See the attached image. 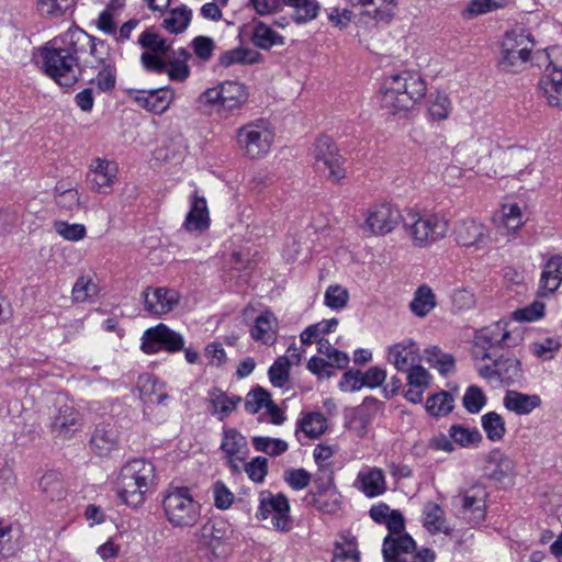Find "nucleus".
I'll list each match as a JSON object with an SVG mask.
<instances>
[{"mask_svg": "<svg viewBox=\"0 0 562 562\" xmlns=\"http://www.w3.org/2000/svg\"><path fill=\"white\" fill-rule=\"evenodd\" d=\"M89 40L79 27H70L38 48L44 72L61 87L74 86L80 75L78 46Z\"/></svg>", "mask_w": 562, "mask_h": 562, "instance_id": "nucleus-1", "label": "nucleus"}, {"mask_svg": "<svg viewBox=\"0 0 562 562\" xmlns=\"http://www.w3.org/2000/svg\"><path fill=\"white\" fill-rule=\"evenodd\" d=\"M426 92V82L418 72L403 70L385 78L381 106L393 115L405 114L425 98Z\"/></svg>", "mask_w": 562, "mask_h": 562, "instance_id": "nucleus-2", "label": "nucleus"}, {"mask_svg": "<svg viewBox=\"0 0 562 562\" xmlns=\"http://www.w3.org/2000/svg\"><path fill=\"white\" fill-rule=\"evenodd\" d=\"M249 98L248 87L236 80H225L205 89L196 99L204 112L228 119L243 109Z\"/></svg>", "mask_w": 562, "mask_h": 562, "instance_id": "nucleus-3", "label": "nucleus"}, {"mask_svg": "<svg viewBox=\"0 0 562 562\" xmlns=\"http://www.w3.org/2000/svg\"><path fill=\"white\" fill-rule=\"evenodd\" d=\"M155 477V468L144 459H133L126 462L115 481L119 497L128 506H139L145 501Z\"/></svg>", "mask_w": 562, "mask_h": 562, "instance_id": "nucleus-4", "label": "nucleus"}, {"mask_svg": "<svg viewBox=\"0 0 562 562\" xmlns=\"http://www.w3.org/2000/svg\"><path fill=\"white\" fill-rule=\"evenodd\" d=\"M403 227L413 246L427 248L443 239L449 229L445 216L408 207L403 215Z\"/></svg>", "mask_w": 562, "mask_h": 562, "instance_id": "nucleus-5", "label": "nucleus"}, {"mask_svg": "<svg viewBox=\"0 0 562 562\" xmlns=\"http://www.w3.org/2000/svg\"><path fill=\"white\" fill-rule=\"evenodd\" d=\"M162 509L167 521L173 528L194 527L201 518V504L184 486L169 487L162 498Z\"/></svg>", "mask_w": 562, "mask_h": 562, "instance_id": "nucleus-6", "label": "nucleus"}, {"mask_svg": "<svg viewBox=\"0 0 562 562\" xmlns=\"http://www.w3.org/2000/svg\"><path fill=\"white\" fill-rule=\"evenodd\" d=\"M535 40L530 31L517 27L506 32L501 45L498 68L505 72L522 71L530 60Z\"/></svg>", "mask_w": 562, "mask_h": 562, "instance_id": "nucleus-7", "label": "nucleus"}, {"mask_svg": "<svg viewBox=\"0 0 562 562\" xmlns=\"http://www.w3.org/2000/svg\"><path fill=\"white\" fill-rule=\"evenodd\" d=\"M497 153L498 149L492 140L475 138L458 145L453 157L458 164L474 170L476 175L493 178L497 175V170L492 159Z\"/></svg>", "mask_w": 562, "mask_h": 562, "instance_id": "nucleus-8", "label": "nucleus"}, {"mask_svg": "<svg viewBox=\"0 0 562 562\" xmlns=\"http://www.w3.org/2000/svg\"><path fill=\"white\" fill-rule=\"evenodd\" d=\"M232 530L227 522L222 520L206 521L194 533V540L198 551L211 561L223 560L227 558L232 548L228 543Z\"/></svg>", "mask_w": 562, "mask_h": 562, "instance_id": "nucleus-9", "label": "nucleus"}, {"mask_svg": "<svg viewBox=\"0 0 562 562\" xmlns=\"http://www.w3.org/2000/svg\"><path fill=\"white\" fill-rule=\"evenodd\" d=\"M274 134L262 120L249 122L236 131V143L241 153L250 159H260L271 149Z\"/></svg>", "mask_w": 562, "mask_h": 562, "instance_id": "nucleus-10", "label": "nucleus"}, {"mask_svg": "<svg viewBox=\"0 0 562 562\" xmlns=\"http://www.w3.org/2000/svg\"><path fill=\"white\" fill-rule=\"evenodd\" d=\"M507 327V322L499 321L476 331L473 342V357L476 363L492 359L497 347L517 344V339Z\"/></svg>", "mask_w": 562, "mask_h": 562, "instance_id": "nucleus-11", "label": "nucleus"}, {"mask_svg": "<svg viewBox=\"0 0 562 562\" xmlns=\"http://www.w3.org/2000/svg\"><path fill=\"white\" fill-rule=\"evenodd\" d=\"M258 503L257 519L269 520L272 528L280 532H288L292 529L290 503L283 494L262 491L258 496Z\"/></svg>", "mask_w": 562, "mask_h": 562, "instance_id": "nucleus-12", "label": "nucleus"}, {"mask_svg": "<svg viewBox=\"0 0 562 562\" xmlns=\"http://www.w3.org/2000/svg\"><path fill=\"white\" fill-rule=\"evenodd\" d=\"M360 228L369 236H384L398 225L402 216L400 210L391 203L371 205L363 214Z\"/></svg>", "mask_w": 562, "mask_h": 562, "instance_id": "nucleus-13", "label": "nucleus"}, {"mask_svg": "<svg viewBox=\"0 0 562 562\" xmlns=\"http://www.w3.org/2000/svg\"><path fill=\"white\" fill-rule=\"evenodd\" d=\"M183 348L184 337L164 323L147 328L140 338V350L146 355H154L162 350L173 353Z\"/></svg>", "mask_w": 562, "mask_h": 562, "instance_id": "nucleus-14", "label": "nucleus"}, {"mask_svg": "<svg viewBox=\"0 0 562 562\" xmlns=\"http://www.w3.org/2000/svg\"><path fill=\"white\" fill-rule=\"evenodd\" d=\"M479 375L491 384L512 385L522 376L520 361L515 357H501L492 364L476 363Z\"/></svg>", "mask_w": 562, "mask_h": 562, "instance_id": "nucleus-15", "label": "nucleus"}, {"mask_svg": "<svg viewBox=\"0 0 562 562\" xmlns=\"http://www.w3.org/2000/svg\"><path fill=\"white\" fill-rule=\"evenodd\" d=\"M119 167L115 161L97 157L87 171V183L91 191L109 194L117 180Z\"/></svg>", "mask_w": 562, "mask_h": 562, "instance_id": "nucleus-16", "label": "nucleus"}, {"mask_svg": "<svg viewBox=\"0 0 562 562\" xmlns=\"http://www.w3.org/2000/svg\"><path fill=\"white\" fill-rule=\"evenodd\" d=\"M130 99L144 110L162 114L176 99V92L170 86L151 90L130 89Z\"/></svg>", "mask_w": 562, "mask_h": 562, "instance_id": "nucleus-17", "label": "nucleus"}, {"mask_svg": "<svg viewBox=\"0 0 562 562\" xmlns=\"http://www.w3.org/2000/svg\"><path fill=\"white\" fill-rule=\"evenodd\" d=\"M221 450L227 465L237 472L249 453L246 437L235 428H225L221 440Z\"/></svg>", "mask_w": 562, "mask_h": 562, "instance_id": "nucleus-18", "label": "nucleus"}, {"mask_svg": "<svg viewBox=\"0 0 562 562\" xmlns=\"http://www.w3.org/2000/svg\"><path fill=\"white\" fill-rule=\"evenodd\" d=\"M486 497L487 493L482 486H472L458 494L461 514L472 526H477L485 520Z\"/></svg>", "mask_w": 562, "mask_h": 562, "instance_id": "nucleus-19", "label": "nucleus"}, {"mask_svg": "<svg viewBox=\"0 0 562 562\" xmlns=\"http://www.w3.org/2000/svg\"><path fill=\"white\" fill-rule=\"evenodd\" d=\"M453 235L456 241L464 247H485L490 243L488 228L481 222L467 217L457 221Z\"/></svg>", "mask_w": 562, "mask_h": 562, "instance_id": "nucleus-20", "label": "nucleus"}, {"mask_svg": "<svg viewBox=\"0 0 562 562\" xmlns=\"http://www.w3.org/2000/svg\"><path fill=\"white\" fill-rule=\"evenodd\" d=\"M145 310L156 316L171 312L179 303L180 295L167 288H147L143 292Z\"/></svg>", "mask_w": 562, "mask_h": 562, "instance_id": "nucleus-21", "label": "nucleus"}, {"mask_svg": "<svg viewBox=\"0 0 562 562\" xmlns=\"http://www.w3.org/2000/svg\"><path fill=\"white\" fill-rule=\"evenodd\" d=\"M420 350L416 341L411 338L394 344L387 349V361L397 371L406 372L415 366H419Z\"/></svg>", "mask_w": 562, "mask_h": 562, "instance_id": "nucleus-22", "label": "nucleus"}, {"mask_svg": "<svg viewBox=\"0 0 562 562\" xmlns=\"http://www.w3.org/2000/svg\"><path fill=\"white\" fill-rule=\"evenodd\" d=\"M353 487L369 498L384 494L386 492L384 471L376 467H362L353 481Z\"/></svg>", "mask_w": 562, "mask_h": 562, "instance_id": "nucleus-23", "label": "nucleus"}, {"mask_svg": "<svg viewBox=\"0 0 562 562\" xmlns=\"http://www.w3.org/2000/svg\"><path fill=\"white\" fill-rule=\"evenodd\" d=\"M538 87L550 106L562 108V67L554 64L548 65Z\"/></svg>", "mask_w": 562, "mask_h": 562, "instance_id": "nucleus-24", "label": "nucleus"}, {"mask_svg": "<svg viewBox=\"0 0 562 562\" xmlns=\"http://www.w3.org/2000/svg\"><path fill=\"white\" fill-rule=\"evenodd\" d=\"M190 210L186 215L182 228L190 233H203L210 227V212L204 196L194 191L190 198Z\"/></svg>", "mask_w": 562, "mask_h": 562, "instance_id": "nucleus-25", "label": "nucleus"}, {"mask_svg": "<svg viewBox=\"0 0 562 562\" xmlns=\"http://www.w3.org/2000/svg\"><path fill=\"white\" fill-rule=\"evenodd\" d=\"M81 425L80 413L72 404L64 403L54 415L50 428L56 437L69 438L81 428Z\"/></svg>", "mask_w": 562, "mask_h": 562, "instance_id": "nucleus-26", "label": "nucleus"}, {"mask_svg": "<svg viewBox=\"0 0 562 562\" xmlns=\"http://www.w3.org/2000/svg\"><path fill=\"white\" fill-rule=\"evenodd\" d=\"M352 7L369 8L362 13L363 18H369L375 24H390L395 16L398 0H349Z\"/></svg>", "mask_w": 562, "mask_h": 562, "instance_id": "nucleus-27", "label": "nucleus"}, {"mask_svg": "<svg viewBox=\"0 0 562 562\" xmlns=\"http://www.w3.org/2000/svg\"><path fill=\"white\" fill-rule=\"evenodd\" d=\"M562 284V255L551 256L543 265L538 295L548 296L553 294Z\"/></svg>", "mask_w": 562, "mask_h": 562, "instance_id": "nucleus-28", "label": "nucleus"}, {"mask_svg": "<svg viewBox=\"0 0 562 562\" xmlns=\"http://www.w3.org/2000/svg\"><path fill=\"white\" fill-rule=\"evenodd\" d=\"M278 330V318L271 311L267 310L256 316L249 334L255 341L271 346L277 341Z\"/></svg>", "mask_w": 562, "mask_h": 562, "instance_id": "nucleus-29", "label": "nucleus"}, {"mask_svg": "<svg viewBox=\"0 0 562 562\" xmlns=\"http://www.w3.org/2000/svg\"><path fill=\"white\" fill-rule=\"evenodd\" d=\"M406 373L407 383L404 397L413 404H420L425 391L430 386L431 374L423 366H415L406 371Z\"/></svg>", "mask_w": 562, "mask_h": 562, "instance_id": "nucleus-30", "label": "nucleus"}, {"mask_svg": "<svg viewBox=\"0 0 562 562\" xmlns=\"http://www.w3.org/2000/svg\"><path fill=\"white\" fill-rule=\"evenodd\" d=\"M503 405L516 415H529L542 405V400L538 394L508 390L503 397Z\"/></svg>", "mask_w": 562, "mask_h": 562, "instance_id": "nucleus-31", "label": "nucleus"}, {"mask_svg": "<svg viewBox=\"0 0 562 562\" xmlns=\"http://www.w3.org/2000/svg\"><path fill=\"white\" fill-rule=\"evenodd\" d=\"M376 404L378 402L375 400L366 398L360 406L350 412L347 417L346 427L357 437H366L372 420V408H374Z\"/></svg>", "mask_w": 562, "mask_h": 562, "instance_id": "nucleus-32", "label": "nucleus"}, {"mask_svg": "<svg viewBox=\"0 0 562 562\" xmlns=\"http://www.w3.org/2000/svg\"><path fill=\"white\" fill-rule=\"evenodd\" d=\"M493 222L496 227L504 228L509 234H515L525 223L522 210L516 202L504 203L494 214Z\"/></svg>", "mask_w": 562, "mask_h": 562, "instance_id": "nucleus-33", "label": "nucleus"}, {"mask_svg": "<svg viewBox=\"0 0 562 562\" xmlns=\"http://www.w3.org/2000/svg\"><path fill=\"white\" fill-rule=\"evenodd\" d=\"M327 429V419L323 414L316 412L302 413L296 420L295 435L301 440V435L305 438H318Z\"/></svg>", "mask_w": 562, "mask_h": 562, "instance_id": "nucleus-34", "label": "nucleus"}, {"mask_svg": "<svg viewBox=\"0 0 562 562\" xmlns=\"http://www.w3.org/2000/svg\"><path fill=\"white\" fill-rule=\"evenodd\" d=\"M423 524L431 535L443 533L448 536L452 531L446 519L445 510L434 502L425 504L423 509Z\"/></svg>", "mask_w": 562, "mask_h": 562, "instance_id": "nucleus-35", "label": "nucleus"}, {"mask_svg": "<svg viewBox=\"0 0 562 562\" xmlns=\"http://www.w3.org/2000/svg\"><path fill=\"white\" fill-rule=\"evenodd\" d=\"M117 443V434L115 428L110 424H99L90 439L91 448L99 456L108 454Z\"/></svg>", "mask_w": 562, "mask_h": 562, "instance_id": "nucleus-36", "label": "nucleus"}, {"mask_svg": "<svg viewBox=\"0 0 562 562\" xmlns=\"http://www.w3.org/2000/svg\"><path fill=\"white\" fill-rule=\"evenodd\" d=\"M437 306V296L427 284L418 286L409 302V311L419 318L426 317Z\"/></svg>", "mask_w": 562, "mask_h": 562, "instance_id": "nucleus-37", "label": "nucleus"}, {"mask_svg": "<svg viewBox=\"0 0 562 562\" xmlns=\"http://www.w3.org/2000/svg\"><path fill=\"white\" fill-rule=\"evenodd\" d=\"M139 396L142 401L147 404H162L168 400V394L165 391V385L158 379L151 375H143L138 381Z\"/></svg>", "mask_w": 562, "mask_h": 562, "instance_id": "nucleus-38", "label": "nucleus"}, {"mask_svg": "<svg viewBox=\"0 0 562 562\" xmlns=\"http://www.w3.org/2000/svg\"><path fill=\"white\" fill-rule=\"evenodd\" d=\"M250 40L256 47L266 50L284 44V37L261 21L254 23Z\"/></svg>", "mask_w": 562, "mask_h": 562, "instance_id": "nucleus-39", "label": "nucleus"}, {"mask_svg": "<svg viewBox=\"0 0 562 562\" xmlns=\"http://www.w3.org/2000/svg\"><path fill=\"white\" fill-rule=\"evenodd\" d=\"M282 4L292 9V20L300 25L315 20L321 11L317 0H282Z\"/></svg>", "mask_w": 562, "mask_h": 562, "instance_id": "nucleus-40", "label": "nucleus"}, {"mask_svg": "<svg viewBox=\"0 0 562 562\" xmlns=\"http://www.w3.org/2000/svg\"><path fill=\"white\" fill-rule=\"evenodd\" d=\"M83 35L89 40L86 44L78 46L79 55L89 49V54L93 60L90 63L94 67L106 66L108 64H114L109 45L97 37H93L83 31Z\"/></svg>", "mask_w": 562, "mask_h": 562, "instance_id": "nucleus-41", "label": "nucleus"}, {"mask_svg": "<svg viewBox=\"0 0 562 562\" xmlns=\"http://www.w3.org/2000/svg\"><path fill=\"white\" fill-rule=\"evenodd\" d=\"M190 57L191 55L187 49L180 48L176 57L166 61L164 72L172 81L184 82L191 74L190 66L188 65Z\"/></svg>", "mask_w": 562, "mask_h": 562, "instance_id": "nucleus-42", "label": "nucleus"}, {"mask_svg": "<svg viewBox=\"0 0 562 562\" xmlns=\"http://www.w3.org/2000/svg\"><path fill=\"white\" fill-rule=\"evenodd\" d=\"M424 357L427 363L436 369L440 374L448 375L454 372L456 360L450 353L443 352L439 347L432 346L424 350Z\"/></svg>", "mask_w": 562, "mask_h": 562, "instance_id": "nucleus-43", "label": "nucleus"}, {"mask_svg": "<svg viewBox=\"0 0 562 562\" xmlns=\"http://www.w3.org/2000/svg\"><path fill=\"white\" fill-rule=\"evenodd\" d=\"M398 542L400 549H396L393 540L383 541L382 555L384 562H407V555L415 548V541L413 538L404 537Z\"/></svg>", "mask_w": 562, "mask_h": 562, "instance_id": "nucleus-44", "label": "nucleus"}, {"mask_svg": "<svg viewBox=\"0 0 562 562\" xmlns=\"http://www.w3.org/2000/svg\"><path fill=\"white\" fill-rule=\"evenodd\" d=\"M454 407V396L447 391H440L429 396L425 404L426 412L434 417H443Z\"/></svg>", "mask_w": 562, "mask_h": 562, "instance_id": "nucleus-45", "label": "nucleus"}, {"mask_svg": "<svg viewBox=\"0 0 562 562\" xmlns=\"http://www.w3.org/2000/svg\"><path fill=\"white\" fill-rule=\"evenodd\" d=\"M481 426L486 438L493 442L502 441L507 431L504 417L496 412H487L482 415Z\"/></svg>", "mask_w": 562, "mask_h": 562, "instance_id": "nucleus-46", "label": "nucleus"}, {"mask_svg": "<svg viewBox=\"0 0 562 562\" xmlns=\"http://www.w3.org/2000/svg\"><path fill=\"white\" fill-rule=\"evenodd\" d=\"M261 59L260 53L250 48L237 47L231 50L224 52L220 56V65L224 67H231L236 64L240 65H254L259 63Z\"/></svg>", "mask_w": 562, "mask_h": 562, "instance_id": "nucleus-47", "label": "nucleus"}, {"mask_svg": "<svg viewBox=\"0 0 562 562\" xmlns=\"http://www.w3.org/2000/svg\"><path fill=\"white\" fill-rule=\"evenodd\" d=\"M41 492L52 502L60 501L66 495L61 476L57 472H46L38 481Z\"/></svg>", "mask_w": 562, "mask_h": 562, "instance_id": "nucleus-48", "label": "nucleus"}, {"mask_svg": "<svg viewBox=\"0 0 562 562\" xmlns=\"http://www.w3.org/2000/svg\"><path fill=\"white\" fill-rule=\"evenodd\" d=\"M191 16L192 12L186 5L172 9L165 15L162 26L170 33H181L189 26Z\"/></svg>", "mask_w": 562, "mask_h": 562, "instance_id": "nucleus-49", "label": "nucleus"}, {"mask_svg": "<svg viewBox=\"0 0 562 562\" xmlns=\"http://www.w3.org/2000/svg\"><path fill=\"white\" fill-rule=\"evenodd\" d=\"M333 562H360V553L356 538L344 535L334 549Z\"/></svg>", "mask_w": 562, "mask_h": 562, "instance_id": "nucleus-50", "label": "nucleus"}, {"mask_svg": "<svg viewBox=\"0 0 562 562\" xmlns=\"http://www.w3.org/2000/svg\"><path fill=\"white\" fill-rule=\"evenodd\" d=\"M251 443L256 451L273 458L283 454L289 449V443L285 440L268 436H254Z\"/></svg>", "mask_w": 562, "mask_h": 562, "instance_id": "nucleus-51", "label": "nucleus"}, {"mask_svg": "<svg viewBox=\"0 0 562 562\" xmlns=\"http://www.w3.org/2000/svg\"><path fill=\"white\" fill-rule=\"evenodd\" d=\"M451 439L463 448L477 447L483 436L477 428H467L462 425H452L449 429Z\"/></svg>", "mask_w": 562, "mask_h": 562, "instance_id": "nucleus-52", "label": "nucleus"}, {"mask_svg": "<svg viewBox=\"0 0 562 562\" xmlns=\"http://www.w3.org/2000/svg\"><path fill=\"white\" fill-rule=\"evenodd\" d=\"M239 397L228 396L220 390H213L210 393V403L212 406L211 413L214 415L221 414L220 419L236 409Z\"/></svg>", "mask_w": 562, "mask_h": 562, "instance_id": "nucleus-53", "label": "nucleus"}, {"mask_svg": "<svg viewBox=\"0 0 562 562\" xmlns=\"http://www.w3.org/2000/svg\"><path fill=\"white\" fill-rule=\"evenodd\" d=\"M350 300L349 291L340 284H330L324 293V304L333 311H342Z\"/></svg>", "mask_w": 562, "mask_h": 562, "instance_id": "nucleus-54", "label": "nucleus"}, {"mask_svg": "<svg viewBox=\"0 0 562 562\" xmlns=\"http://www.w3.org/2000/svg\"><path fill=\"white\" fill-rule=\"evenodd\" d=\"M312 503L322 513L335 514L340 509L341 495L338 490H327L325 494H312Z\"/></svg>", "mask_w": 562, "mask_h": 562, "instance_id": "nucleus-55", "label": "nucleus"}, {"mask_svg": "<svg viewBox=\"0 0 562 562\" xmlns=\"http://www.w3.org/2000/svg\"><path fill=\"white\" fill-rule=\"evenodd\" d=\"M317 351L334 368L344 369L349 364V356L335 348L327 339H319L317 341Z\"/></svg>", "mask_w": 562, "mask_h": 562, "instance_id": "nucleus-56", "label": "nucleus"}, {"mask_svg": "<svg viewBox=\"0 0 562 562\" xmlns=\"http://www.w3.org/2000/svg\"><path fill=\"white\" fill-rule=\"evenodd\" d=\"M56 204L68 212L77 211L80 206V194L76 188H66L59 184L55 189Z\"/></svg>", "mask_w": 562, "mask_h": 562, "instance_id": "nucleus-57", "label": "nucleus"}, {"mask_svg": "<svg viewBox=\"0 0 562 562\" xmlns=\"http://www.w3.org/2000/svg\"><path fill=\"white\" fill-rule=\"evenodd\" d=\"M560 348V341L553 337H546L541 340L533 341L529 346L530 352L544 361L552 360Z\"/></svg>", "mask_w": 562, "mask_h": 562, "instance_id": "nucleus-58", "label": "nucleus"}, {"mask_svg": "<svg viewBox=\"0 0 562 562\" xmlns=\"http://www.w3.org/2000/svg\"><path fill=\"white\" fill-rule=\"evenodd\" d=\"M291 367L292 362L289 358L279 357L268 371L271 384L276 387H283L289 381Z\"/></svg>", "mask_w": 562, "mask_h": 562, "instance_id": "nucleus-59", "label": "nucleus"}, {"mask_svg": "<svg viewBox=\"0 0 562 562\" xmlns=\"http://www.w3.org/2000/svg\"><path fill=\"white\" fill-rule=\"evenodd\" d=\"M313 155L316 167L318 169H322V166L325 162H327V160L334 159L339 154L333 139L327 136H324L318 138L317 142L315 143Z\"/></svg>", "mask_w": 562, "mask_h": 562, "instance_id": "nucleus-60", "label": "nucleus"}, {"mask_svg": "<svg viewBox=\"0 0 562 562\" xmlns=\"http://www.w3.org/2000/svg\"><path fill=\"white\" fill-rule=\"evenodd\" d=\"M452 110L451 101L448 95L437 93L434 95L428 105V114L432 121H445L449 117Z\"/></svg>", "mask_w": 562, "mask_h": 562, "instance_id": "nucleus-61", "label": "nucleus"}, {"mask_svg": "<svg viewBox=\"0 0 562 562\" xmlns=\"http://www.w3.org/2000/svg\"><path fill=\"white\" fill-rule=\"evenodd\" d=\"M54 229L57 235L68 241L82 240L87 235V229L83 224L68 223L64 221H56L54 223Z\"/></svg>", "mask_w": 562, "mask_h": 562, "instance_id": "nucleus-62", "label": "nucleus"}, {"mask_svg": "<svg viewBox=\"0 0 562 562\" xmlns=\"http://www.w3.org/2000/svg\"><path fill=\"white\" fill-rule=\"evenodd\" d=\"M71 294L75 302L82 303L98 294V285L92 278L81 277L76 281Z\"/></svg>", "mask_w": 562, "mask_h": 562, "instance_id": "nucleus-63", "label": "nucleus"}, {"mask_svg": "<svg viewBox=\"0 0 562 562\" xmlns=\"http://www.w3.org/2000/svg\"><path fill=\"white\" fill-rule=\"evenodd\" d=\"M138 44L148 52H155L166 55L170 49V44L157 33L147 30L138 37Z\"/></svg>", "mask_w": 562, "mask_h": 562, "instance_id": "nucleus-64", "label": "nucleus"}]
</instances>
